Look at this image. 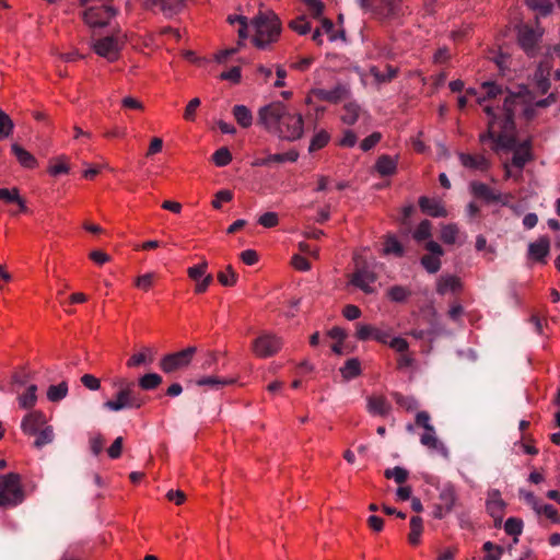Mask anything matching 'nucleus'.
Here are the masks:
<instances>
[{
  "mask_svg": "<svg viewBox=\"0 0 560 560\" xmlns=\"http://www.w3.org/2000/svg\"><path fill=\"white\" fill-rule=\"evenodd\" d=\"M19 196L20 190L16 187L12 189L0 188V199L5 201L7 203H15Z\"/></svg>",
  "mask_w": 560,
  "mask_h": 560,
  "instance_id": "obj_64",
  "label": "nucleus"
},
{
  "mask_svg": "<svg viewBox=\"0 0 560 560\" xmlns=\"http://www.w3.org/2000/svg\"><path fill=\"white\" fill-rule=\"evenodd\" d=\"M504 530L511 536L521 535L523 530V521L516 517L508 518L504 524Z\"/></svg>",
  "mask_w": 560,
  "mask_h": 560,
  "instance_id": "obj_54",
  "label": "nucleus"
},
{
  "mask_svg": "<svg viewBox=\"0 0 560 560\" xmlns=\"http://www.w3.org/2000/svg\"><path fill=\"white\" fill-rule=\"evenodd\" d=\"M374 168L381 176H392L397 171V160L390 155L383 154L377 159Z\"/></svg>",
  "mask_w": 560,
  "mask_h": 560,
  "instance_id": "obj_23",
  "label": "nucleus"
},
{
  "mask_svg": "<svg viewBox=\"0 0 560 560\" xmlns=\"http://www.w3.org/2000/svg\"><path fill=\"white\" fill-rule=\"evenodd\" d=\"M459 161L463 166L470 170L487 171L490 162L483 155H472L468 153H459Z\"/></svg>",
  "mask_w": 560,
  "mask_h": 560,
  "instance_id": "obj_21",
  "label": "nucleus"
},
{
  "mask_svg": "<svg viewBox=\"0 0 560 560\" xmlns=\"http://www.w3.org/2000/svg\"><path fill=\"white\" fill-rule=\"evenodd\" d=\"M377 279L375 272L369 270L365 267H358L351 275L350 284L362 290L366 294L374 293V289L371 283H374Z\"/></svg>",
  "mask_w": 560,
  "mask_h": 560,
  "instance_id": "obj_11",
  "label": "nucleus"
},
{
  "mask_svg": "<svg viewBox=\"0 0 560 560\" xmlns=\"http://www.w3.org/2000/svg\"><path fill=\"white\" fill-rule=\"evenodd\" d=\"M494 126V119H489L488 129L479 136V141L486 142L487 140H492L494 142L492 148L494 151H498L499 149L511 151V149L515 148L516 132L500 129V132L495 133Z\"/></svg>",
  "mask_w": 560,
  "mask_h": 560,
  "instance_id": "obj_7",
  "label": "nucleus"
},
{
  "mask_svg": "<svg viewBox=\"0 0 560 560\" xmlns=\"http://www.w3.org/2000/svg\"><path fill=\"white\" fill-rule=\"evenodd\" d=\"M162 383L161 375L156 373H148L139 378V386L144 390H152Z\"/></svg>",
  "mask_w": 560,
  "mask_h": 560,
  "instance_id": "obj_43",
  "label": "nucleus"
},
{
  "mask_svg": "<svg viewBox=\"0 0 560 560\" xmlns=\"http://www.w3.org/2000/svg\"><path fill=\"white\" fill-rule=\"evenodd\" d=\"M387 73H383L376 66H372L370 68L371 75L378 83H385L392 81L398 74V68L393 67L392 65H386Z\"/></svg>",
  "mask_w": 560,
  "mask_h": 560,
  "instance_id": "obj_31",
  "label": "nucleus"
},
{
  "mask_svg": "<svg viewBox=\"0 0 560 560\" xmlns=\"http://www.w3.org/2000/svg\"><path fill=\"white\" fill-rule=\"evenodd\" d=\"M47 172L51 176L68 174L70 172L68 158L66 155H59L50 159Z\"/></svg>",
  "mask_w": 560,
  "mask_h": 560,
  "instance_id": "obj_28",
  "label": "nucleus"
},
{
  "mask_svg": "<svg viewBox=\"0 0 560 560\" xmlns=\"http://www.w3.org/2000/svg\"><path fill=\"white\" fill-rule=\"evenodd\" d=\"M471 191L475 196L485 199L488 202L500 201L501 195L491 189L483 183H471Z\"/></svg>",
  "mask_w": 560,
  "mask_h": 560,
  "instance_id": "obj_25",
  "label": "nucleus"
},
{
  "mask_svg": "<svg viewBox=\"0 0 560 560\" xmlns=\"http://www.w3.org/2000/svg\"><path fill=\"white\" fill-rule=\"evenodd\" d=\"M550 250V240L547 236L539 237L528 245V256L535 261L545 262Z\"/></svg>",
  "mask_w": 560,
  "mask_h": 560,
  "instance_id": "obj_18",
  "label": "nucleus"
},
{
  "mask_svg": "<svg viewBox=\"0 0 560 560\" xmlns=\"http://www.w3.org/2000/svg\"><path fill=\"white\" fill-rule=\"evenodd\" d=\"M361 363L357 358L347 360L345 365L340 369V373L345 380L358 377L361 375Z\"/></svg>",
  "mask_w": 560,
  "mask_h": 560,
  "instance_id": "obj_32",
  "label": "nucleus"
},
{
  "mask_svg": "<svg viewBox=\"0 0 560 560\" xmlns=\"http://www.w3.org/2000/svg\"><path fill=\"white\" fill-rule=\"evenodd\" d=\"M23 500L21 476L16 472L0 476V506H14Z\"/></svg>",
  "mask_w": 560,
  "mask_h": 560,
  "instance_id": "obj_4",
  "label": "nucleus"
},
{
  "mask_svg": "<svg viewBox=\"0 0 560 560\" xmlns=\"http://www.w3.org/2000/svg\"><path fill=\"white\" fill-rule=\"evenodd\" d=\"M384 254L386 255H395L397 257H402L405 254L404 246L393 235H389L385 240L384 244Z\"/></svg>",
  "mask_w": 560,
  "mask_h": 560,
  "instance_id": "obj_40",
  "label": "nucleus"
},
{
  "mask_svg": "<svg viewBox=\"0 0 560 560\" xmlns=\"http://www.w3.org/2000/svg\"><path fill=\"white\" fill-rule=\"evenodd\" d=\"M252 25L256 31L253 37V44L259 49L267 48L280 37L281 21L273 11H259L252 20Z\"/></svg>",
  "mask_w": 560,
  "mask_h": 560,
  "instance_id": "obj_2",
  "label": "nucleus"
},
{
  "mask_svg": "<svg viewBox=\"0 0 560 560\" xmlns=\"http://www.w3.org/2000/svg\"><path fill=\"white\" fill-rule=\"evenodd\" d=\"M105 444V439L101 433H96L90 439V448L91 452L97 456L102 453Z\"/></svg>",
  "mask_w": 560,
  "mask_h": 560,
  "instance_id": "obj_60",
  "label": "nucleus"
},
{
  "mask_svg": "<svg viewBox=\"0 0 560 560\" xmlns=\"http://www.w3.org/2000/svg\"><path fill=\"white\" fill-rule=\"evenodd\" d=\"M355 337L360 341L374 339L381 343H387L389 334L369 324H358Z\"/></svg>",
  "mask_w": 560,
  "mask_h": 560,
  "instance_id": "obj_16",
  "label": "nucleus"
},
{
  "mask_svg": "<svg viewBox=\"0 0 560 560\" xmlns=\"http://www.w3.org/2000/svg\"><path fill=\"white\" fill-rule=\"evenodd\" d=\"M196 352L197 348L191 346L180 351L165 354L160 360V369L166 374L186 369L191 363Z\"/></svg>",
  "mask_w": 560,
  "mask_h": 560,
  "instance_id": "obj_5",
  "label": "nucleus"
},
{
  "mask_svg": "<svg viewBox=\"0 0 560 560\" xmlns=\"http://www.w3.org/2000/svg\"><path fill=\"white\" fill-rule=\"evenodd\" d=\"M440 503L444 506L445 512H451L457 501V495L455 492L454 487L448 486L445 487L440 495H439Z\"/></svg>",
  "mask_w": 560,
  "mask_h": 560,
  "instance_id": "obj_33",
  "label": "nucleus"
},
{
  "mask_svg": "<svg viewBox=\"0 0 560 560\" xmlns=\"http://www.w3.org/2000/svg\"><path fill=\"white\" fill-rule=\"evenodd\" d=\"M420 262L429 273H436L441 268V259L438 256L423 255Z\"/></svg>",
  "mask_w": 560,
  "mask_h": 560,
  "instance_id": "obj_47",
  "label": "nucleus"
},
{
  "mask_svg": "<svg viewBox=\"0 0 560 560\" xmlns=\"http://www.w3.org/2000/svg\"><path fill=\"white\" fill-rule=\"evenodd\" d=\"M312 95L319 101L336 104L348 97L349 90L345 85L338 84L331 90L314 89Z\"/></svg>",
  "mask_w": 560,
  "mask_h": 560,
  "instance_id": "obj_15",
  "label": "nucleus"
},
{
  "mask_svg": "<svg viewBox=\"0 0 560 560\" xmlns=\"http://www.w3.org/2000/svg\"><path fill=\"white\" fill-rule=\"evenodd\" d=\"M540 37L541 34L536 33L532 27L523 26L518 31L517 43L529 58H534L538 55Z\"/></svg>",
  "mask_w": 560,
  "mask_h": 560,
  "instance_id": "obj_10",
  "label": "nucleus"
},
{
  "mask_svg": "<svg viewBox=\"0 0 560 560\" xmlns=\"http://www.w3.org/2000/svg\"><path fill=\"white\" fill-rule=\"evenodd\" d=\"M390 395L395 402L406 411H413L418 408V401L412 396H405L398 392H393Z\"/></svg>",
  "mask_w": 560,
  "mask_h": 560,
  "instance_id": "obj_37",
  "label": "nucleus"
},
{
  "mask_svg": "<svg viewBox=\"0 0 560 560\" xmlns=\"http://www.w3.org/2000/svg\"><path fill=\"white\" fill-rule=\"evenodd\" d=\"M127 42V35L121 32L120 27H116L112 35L96 39L93 43V50L100 57L114 62L119 59L120 51Z\"/></svg>",
  "mask_w": 560,
  "mask_h": 560,
  "instance_id": "obj_3",
  "label": "nucleus"
},
{
  "mask_svg": "<svg viewBox=\"0 0 560 560\" xmlns=\"http://www.w3.org/2000/svg\"><path fill=\"white\" fill-rule=\"evenodd\" d=\"M366 402L368 411L374 416L386 417L392 410L390 404L383 395H371Z\"/></svg>",
  "mask_w": 560,
  "mask_h": 560,
  "instance_id": "obj_17",
  "label": "nucleus"
},
{
  "mask_svg": "<svg viewBox=\"0 0 560 560\" xmlns=\"http://www.w3.org/2000/svg\"><path fill=\"white\" fill-rule=\"evenodd\" d=\"M505 509V502L500 498L498 490L493 491L490 499L487 501V511L492 518H499V515H503Z\"/></svg>",
  "mask_w": 560,
  "mask_h": 560,
  "instance_id": "obj_26",
  "label": "nucleus"
},
{
  "mask_svg": "<svg viewBox=\"0 0 560 560\" xmlns=\"http://www.w3.org/2000/svg\"><path fill=\"white\" fill-rule=\"evenodd\" d=\"M11 151L22 167L33 170L38 166L36 158L20 144L13 143L11 145Z\"/></svg>",
  "mask_w": 560,
  "mask_h": 560,
  "instance_id": "obj_20",
  "label": "nucleus"
},
{
  "mask_svg": "<svg viewBox=\"0 0 560 560\" xmlns=\"http://www.w3.org/2000/svg\"><path fill=\"white\" fill-rule=\"evenodd\" d=\"M122 444H124L122 436L116 438L115 441L112 443V445L107 450L108 456L113 459L119 458L121 456V452H122Z\"/></svg>",
  "mask_w": 560,
  "mask_h": 560,
  "instance_id": "obj_63",
  "label": "nucleus"
},
{
  "mask_svg": "<svg viewBox=\"0 0 560 560\" xmlns=\"http://www.w3.org/2000/svg\"><path fill=\"white\" fill-rule=\"evenodd\" d=\"M37 386L32 384L27 387L26 392L19 396V404L21 408L30 409L34 407L37 400Z\"/></svg>",
  "mask_w": 560,
  "mask_h": 560,
  "instance_id": "obj_39",
  "label": "nucleus"
},
{
  "mask_svg": "<svg viewBox=\"0 0 560 560\" xmlns=\"http://www.w3.org/2000/svg\"><path fill=\"white\" fill-rule=\"evenodd\" d=\"M212 161L217 166H226L232 161V154L226 147H222L213 153Z\"/></svg>",
  "mask_w": 560,
  "mask_h": 560,
  "instance_id": "obj_49",
  "label": "nucleus"
},
{
  "mask_svg": "<svg viewBox=\"0 0 560 560\" xmlns=\"http://www.w3.org/2000/svg\"><path fill=\"white\" fill-rule=\"evenodd\" d=\"M257 124L282 140L295 141L302 138L304 120L300 113L291 110L282 102H272L258 110Z\"/></svg>",
  "mask_w": 560,
  "mask_h": 560,
  "instance_id": "obj_1",
  "label": "nucleus"
},
{
  "mask_svg": "<svg viewBox=\"0 0 560 560\" xmlns=\"http://www.w3.org/2000/svg\"><path fill=\"white\" fill-rule=\"evenodd\" d=\"M458 235V228L456 224H446L443 225L441 230V240L445 244H454L456 242Z\"/></svg>",
  "mask_w": 560,
  "mask_h": 560,
  "instance_id": "obj_51",
  "label": "nucleus"
},
{
  "mask_svg": "<svg viewBox=\"0 0 560 560\" xmlns=\"http://www.w3.org/2000/svg\"><path fill=\"white\" fill-rule=\"evenodd\" d=\"M207 269L208 262L203 259L200 264L189 267L187 269V275L192 281L198 282L202 277L208 275L206 273Z\"/></svg>",
  "mask_w": 560,
  "mask_h": 560,
  "instance_id": "obj_53",
  "label": "nucleus"
},
{
  "mask_svg": "<svg viewBox=\"0 0 560 560\" xmlns=\"http://www.w3.org/2000/svg\"><path fill=\"white\" fill-rule=\"evenodd\" d=\"M200 106V100L195 97L189 101L184 112V119L194 121L196 118V110Z\"/></svg>",
  "mask_w": 560,
  "mask_h": 560,
  "instance_id": "obj_62",
  "label": "nucleus"
},
{
  "mask_svg": "<svg viewBox=\"0 0 560 560\" xmlns=\"http://www.w3.org/2000/svg\"><path fill=\"white\" fill-rule=\"evenodd\" d=\"M232 114L242 128H248L253 124V115L249 108L245 105H235Z\"/></svg>",
  "mask_w": 560,
  "mask_h": 560,
  "instance_id": "obj_29",
  "label": "nucleus"
},
{
  "mask_svg": "<svg viewBox=\"0 0 560 560\" xmlns=\"http://www.w3.org/2000/svg\"><path fill=\"white\" fill-rule=\"evenodd\" d=\"M528 8L538 11L542 16H547L552 12L553 4L550 0H525Z\"/></svg>",
  "mask_w": 560,
  "mask_h": 560,
  "instance_id": "obj_42",
  "label": "nucleus"
},
{
  "mask_svg": "<svg viewBox=\"0 0 560 560\" xmlns=\"http://www.w3.org/2000/svg\"><path fill=\"white\" fill-rule=\"evenodd\" d=\"M401 0H381L380 5L375 7L374 13L380 16L396 15L400 10Z\"/></svg>",
  "mask_w": 560,
  "mask_h": 560,
  "instance_id": "obj_27",
  "label": "nucleus"
},
{
  "mask_svg": "<svg viewBox=\"0 0 560 560\" xmlns=\"http://www.w3.org/2000/svg\"><path fill=\"white\" fill-rule=\"evenodd\" d=\"M144 7L151 9L160 7L161 11L166 15H173L179 11L183 5V0H144Z\"/></svg>",
  "mask_w": 560,
  "mask_h": 560,
  "instance_id": "obj_22",
  "label": "nucleus"
},
{
  "mask_svg": "<svg viewBox=\"0 0 560 560\" xmlns=\"http://www.w3.org/2000/svg\"><path fill=\"white\" fill-rule=\"evenodd\" d=\"M116 385L119 386V390L117 392L115 399L104 402V407L112 411H119L124 408H129L131 388L135 387L133 382H127L124 378L118 380Z\"/></svg>",
  "mask_w": 560,
  "mask_h": 560,
  "instance_id": "obj_9",
  "label": "nucleus"
},
{
  "mask_svg": "<svg viewBox=\"0 0 560 560\" xmlns=\"http://www.w3.org/2000/svg\"><path fill=\"white\" fill-rule=\"evenodd\" d=\"M14 129V122L11 117L0 109V140L10 137Z\"/></svg>",
  "mask_w": 560,
  "mask_h": 560,
  "instance_id": "obj_44",
  "label": "nucleus"
},
{
  "mask_svg": "<svg viewBox=\"0 0 560 560\" xmlns=\"http://www.w3.org/2000/svg\"><path fill=\"white\" fill-rule=\"evenodd\" d=\"M258 223L264 228L271 229L279 224V217L276 212H265L258 218Z\"/></svg>",
  "mask_w": 560,
  "mask_h": 560,
  "instance_id": "obj_57",
  "label": "nucleus"
},
{
  "mask_svg": "<svg viewBox=\"0 0 560 560\" xmlns=\"http://www.w3.org/2000/svg\"><path fill=\"white\" fill-rule=\"evenodd\" d=\"M283 346L281 337L265 331L255 338L252 342V351L257 358H270L276 355Z\"/></svg>",
  "mask_w": 560,
  "mask_h": 560,
  "instance_id": "obj_6",
  "label": "nucleus"
},
{
  "mask_svg": "<svg viewBox=\"0 0 560 560\" xmlns=\"http://www.w3.org/2000/svg\"><path fill=\"white\" fill-rule=\"evenodd\" d=\"M382 139V135L380 132H373L370 136H368L365 139H363L360 143V148L366 152L374 148Z\"/></svg>",
  "mask_w": 560,
  "mask_h": 560,
  "instance_id": "obj_61",
  "label": "nucleus"
},
{
  "mask_svg": "<svg viewBox=\"0 0 560 560\" xmlns=\"http://www.w3.org/2000/svg\"><path fill=\"white\" fill-rule=\"evenodd\" d=\"M289 27L299 35H306L311 31V23L306 21L304 15L289 22Z\"/></svg>",
  "mask_w": 560,
  "mask_h": 560,
  "instance_id": "obj_46",
  "label": "nucleus"
},
{
  "mask_svg": "<svg viewBox=\"0 0 560 560\" xmlns=\"http://www.w3.org/2000/svg\"><path fill=\"white\" fill-rule=\"evenodd\" d=\"M118 14L112 5L91 7L83 12V20L90 27H104Z\"/></svg>",
  "mask_w": 560,
  "mask_h": 560,
  "instance_id": "obj_8",
  "label": "nucleus"
},
{
  "mask_svg": "<svg viewBox=\"0 0 560 560\" xmlns=\"http://www.w3.org/2000/svg\"><path fill=\"white\" fill-rule=\"evenodd\" d=\"M235 380L234 378H230V380H226V378H220V377H217V376H207V377H202L200 380L197 381V385L198 386H224V385H230V384H234Z\"/></svg>",
  "mask_w": 560,
  "mask_h": 560,
  "instance_id": "obj_55",
  "label": "nucleus"
},
{
  "mask_svg": "<svg viewBox=\"0 0 560 560\" xmlns=\"http://www.w3.org/2000/svg\"><path fill=\"white\" fill-rule=\"evenodd\" d=\"M481 88L486 90V95L477 98L478 104H482L487 98H495L498 95L502 94L503 90L501 85H498L494 82L486 81L481 84Z\"/></svg>",
  "mask_w": 560,
  "mask_h": 560,
  "instance_id": "obj_41",
  "label": "nucleus"
},
{
  "mask_svg": "<svg viewBox=\"0 0 560 560\" xmlns=\"http://www.w3.org/2000/svg\"><path fill=\"white\" fill-rule=\"evenodd\" d=\"M360 115V106L357 103L350 102L343 106V114L341 120L347 125H354Z\"/></svg>",
  "mask_w": 560,
  "mask_h": 560,
  "instance_id": "obj_38",
  "label": "nucleus"
},
{
  "mask_svg": "<svg viewBox=\"0 0 560 560\" xmlns=\"http://www.w3.org/2000/svg\"><path fill=\"white\" fill-rule=\"evenodd\" d=\"M218 281L224 287H233L236 284L237 275L233 270L232 266H228L225 271L218 273Z\"/></svg>",
  "mask_w": 560,
  "mask_h": 560,
  "instance_id": "obj_50",
  "label": "nucleus"
},
{
  "mask_svg": "<svg viewBox=\"0 0 560 560\" xmlns=\"http://www.w3.org/2000/svg\"><path fill=\"white\" fill-rule=\"evenodd\" d=\"M68 394V383L62 381L58 385H50L47 389V399L51 402L62 400Z\"/></svg>",
  "mask_w": 560,
  "mask_h": 560,
  "instance_id": "obj_34",
  "label": "nucleus"
},
{
  "mask_svg": "<svg viewBox=\"0 0 560 560\" xmlns=\"http://www.w3.org/2000/svg\"><path fill=\"white\" fill-rule=\"evenodd\" d=\"M35 436L36 439L34 441V446L36 448H42L54 441V428L47 424L43 429H40L39 432L35 434Z\"/></svg>",
  "mask_w": 560,
  "mask_h": 560,
  "instance_id": "obj_36",
  "label": "nucleus"
},
{
  "mask_svg": "<svg viewBox=\"0 0 560 560\" xmlns=\"http://www.w3.org/2000/svg\"><path fill=\"white\" fill-rule=\"evenodd\" d=\"M219 78L224 81H230L234 84H238L242 79L241 68L232 67L229 71H223Z\"/></svg>",
  "mask_w": 560,
  "mask_h": 560,
  "instance_id": "obj_59",
  "label": "nucleus"
},
{
  "mask_svg": "<svg viewBox=\"0 0 560 560\" xmlns=\"http://www.w3.org/2000/svg\"><path fill=\"white\" fill-rule=\"evenodd\" d=\"M303 2L313 18L318 19L322 16L325 5L320 0H303Z\"/></svg>",
  "mask_w": 560,
  "mask_h": 560,
  "instance_id": "obj_58",
  "label": "nucleus"
},
{
  "mask_svg": "<svg viewBox=\"0 0 560 560\" xmlns=\"http://www.w3.org/2000/svg\"><path fill=\"white\" fill-rule=\"evenodd\" d=\"M299 152L295 149H291L288 152L284 153H273L267 155L268 165L270 166L271 163H284V162H296L299 159Z\"/></svg>",
  "mask_w": 560,
  "mask_h": 560,
  "instance_id": "obj_35",
  "label": "nucleus"
},
{
  "mask_svg": "<svg viewBox=\"0 0 560 560\" xmlns=\"http://www.w3.org/2000/svg\"><path fill=\"white\" fill-rule=\"evenodd\" d=\"M45 425H47L46 416L42 411L35 410L23 418L21 428L25 434L35 435Z\"/></svg>",
  "mask_w": 560,
  "mask_h": 560,
  "instance_id": "obj_14",
  "label": "nucleus"
},
{
  "mask_svg": "<svg viewBox=\"0 0 560 560\" xmlns=\"http://www.w3.org/2000/svg\"><path fill=\"white\" fill-rule=\"evenodd\" d=\"M232 199H233V192L229 189H222V190H219L214 195V199L212 200L211 206L214 209L219 210L222 207V202H229Z\"/></svg>",
  "mask_w": 560,
  "mask_h": 560,
  "instance_id": "obj_56",
  "label": "nucleus"
},
{
  "mask_svg": "<svg viewBox=\"0 0 560 560\" xmlns=\"http://www.w3.org/2000/svg\"><path fill=\"white\" fill-rule=\"evenodd\" d=\"M514 151L512 158V165L520 171L524 168V166L534 160V154L532 152V141L527 139L522 143L515 144V148L512 149Z\"/></svg>",
  "mask_w": 560,
  "mask_h": 560,
  "instance_id": "obj_13",
  "label": "nucleus"
},
{
  "mask_svg": "<svg viewBox=\"0 0 560 560\" xmlns=\"http://www.w3.org/2000/svg\"><path fill=\"white\" fill-rule=\"evenodd\" d=\"M329 139H330L329 133L325 130H320L311 139L308 151L312 153V152L323 149L324 147H326L328 144Z\"/></svg>",
  "mask_w": 560,
  "mask_h": 560,
  "instance_id": "obj_45",
  "label": "nucleus"
},
{
  "mask_svg": "<svg viewBox=\"0 0 560 560\" xmlns=\"http://www.w3.org/2000/svg\"><path fill=\"white\" fill-rule=\"evenodd\" d=\"M518 95L515 93H509L504 98L502 105V117L500 118V129L505 131L512 130L516 132V125L514 121V110Z\"/></svg>",
  "mask_w": 560,
  "mask_h": 560,
  "instance_id": "obj_12",
  "label": "nucleus"
},
{
  "mask_svg": "<svg viewBox=\"0 0 560 560\" xmlns=\"http://www.w3.org/2000/svg\"><path fill=\"white\" fill-rule=\"evenodd\" d=\"M423 532V521L420 516H412L410 518V533L408 535V541L412 546L420 544V537Z\"/></svg>",
  "mask_w": 560,
  "mask_h": 560,
  "instance_id": "obj_30",
  "label": "nucleus"
},
{
  "mask_svg": "<svg viewBox=\"0 0 560 560\" xmlns=\"http://www.w3.org/2000/svg\"><path fill=\"white\" fill-rule=\"evenodd\" d=\"M432 223L429 220H423L419 223L418 228L413 232V238L418 242L428 240L431 237Z\"/></svg>",
  "mask_w": 560,
  "mask_h": 560,
  "instance_id": "obj_52",
  "label": "nucleus"
},
{
  "mask_svg": "<svg viewBox=\"0 0 560 560\" xmlns=\"http://www.w3.org/2000/svg\"><path fill=\"white\" fill-rule=\"evenodd\" d=\"M462 289L460 279L456 276H442L436 283V292L441 295L448 291L457 292Z\"/></svg>",
  "mask_w": 560,
  "mask_h": 560,
  "instance_id": "obj_24",
  "label": "nucleus"
},
{
  "mask_svg": "<svg viewBox=\"0 0 560 560\" xmlns=\"http://www.w3.org/2000/svg\"><path fill=\"white\" fill-rule=\"evenodd\" d=\"M387 294L392 301L401 303L411 295V292L405 287L394 285L389 288Z\"/></svg>",
  "mask_w": 560,
  "mask_h": 560,
  "instance_id": "obj_48",
  "label": "nucleus"
},
{
  "mask_svg": "<svg viewBox=\"0 0 560 560\" xmlns=\"http://www.w3.org/2000/svg\"><path fill=\"white\" fill-rule=\"evenodd\" d=\"M419 207L422 212L433 218H445L447 215L445 207L440 201L425 196L419 198Z\"/></svg>",
  "mask_w": 560,
  "mask_h": 560,
  "instance_id": "obj_19",
  "label": "nucleus"
}]
</instances>
